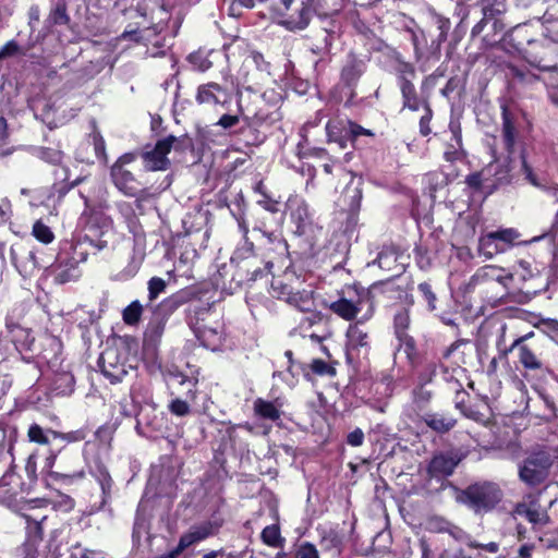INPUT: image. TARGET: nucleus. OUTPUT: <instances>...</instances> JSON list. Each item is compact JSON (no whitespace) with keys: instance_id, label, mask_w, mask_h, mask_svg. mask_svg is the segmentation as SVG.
Instances as JSON below:
<instances>
[{"instance_id":"f257e3e1","label":"nucleus","mask_w":558,"mask_h":558,"mask_svg":"<svg viewBox=\"0 0 558 558\" xmlns=\"http://www.w3.org/2000/svg\"><path fill=\"white\" fill-rule=\"evenodd\" d=\"M355 175L347 171L340 165H329L325 163L323 166V173L317 178L313 174L306 182V189L310 186L322 185L325 189H335L336 191L339 189L341 184L344 185V192L348 194L350 198L349 207L352 213L349 217V223L355 226L357 222L356 213L360 209L361 201H362V191L360 189V183L351 189V185L354 183Z\"/></svg>"},{"instance_id":"f03ea898","label":"nucleus","mask_w":558,"mask_h":558,"mask_svg":"<svg viewBox=\"0 0 558 558\" xmlns=\"http://www.w3.org/2000/svg\"><path fill=\"white\" fill-rule=\"evenodd\" d=\"M502 490L494 482H478L468 486L458 496V501L476 513L492 511L502 499Z\"/></svg>"},{"instance_id":"7ed1b4c3","label":"nucleus","mask_w":558,"mask_h":558,"mask_svg":"<svg viewBox=\"0 0 558 558\" xmlns=\"http://www.w3.org/2000/svg\"><path fill=\"white\" fill-rule=\"evenodd\" d=\"M329 308L339 317L345 320L355 319L360 313H363L360 320H368L375 312L374 302L368 291L362 289L355 290L354 295L341 296L339 300L330 303Z\"/></svg>"},{"instance_id":"20e7f679","label":"nucleus","mask_w":558,"mask_h":558,"mask_svg":"<svg viewBox=\"0 0 558 558\" xmlns=\"http://www.w3.org/2000/svg\"><path fill=\"white\" fill-rule=\"evenodd\" d=\"M553 462L549 451L545 449L533 450L519 465L518 475L520 481L530 487L543 484L549 476Z\"/></svg>"},{"instance_id":"39448f33","label":"nucleus","mask_w":558,"mask_h":558,"mask_svg":"<svg viewBox=\"0 0 558 558\" xmlns=\"http://www.w3.org/2000/svg\"><path fill=\"white\" fill-rule=\"evenodd\" d=\"M185 299L181 294H173L165 299L153 308V315L144 332L146 342L156 344L161 339L169 316L183 305Z\"/></svg>"},{"instance_id":"423d86ee","label":"nucleus","mask_w":558,"mask_h":558,"mask_svg":"<svg viewBox=\"0 0 558 558\" xmlns=\"http://www.w3.org/2000/svg\"><path fill=\"white\" fill-rule=\"evenodd\" d=\"M102 374L111 381H121L128 374L124 353L114 345L107 347L99 357Z\"/></svg>"},{"instance_id":"0eeeda50","label":"nucleus","mask_w":558,"mask_h":558,"mask_svg":"<svg viewBox=\"0 0 558 558\" xmlns=\"http://www.w3.org/2000/svg\"><path fill=\"white\" fill-rule=\"evenodd\" d=\"M362 322L351 324L347 330L345 353L350 362H353L361 355L366 356L371 349L369 335L367 330L361 327Z\"/></svg>"},{"instance_id":"6e6552de","label":"nucleus","mask_w":558,"mask_h":558,"mask_svg":"<svg viewBox=\"0 0 558 558\" xmlns=\"http://www.w3.org/2000/svg\"><path fill=\"white\" fill-rule=\"evenodd\" d=\"M172 142H156L154 146L146 145L141 154L144 168L147 171H165L170 165L168 154L171 151Z\"/></svg>"},{"instance_id":"1a4fd4ad","label":"nucleus","mask_w":558,"mask_h":558,"mask_svg":"<svg viewBox=\"0 0 558 558\" xmlns=\"http://www.w3.org/2000/svg\"><path fill=\"white\" fill-rule=\"evenodd\" d=\"M328 140H352L360 136L373 137L376 134L368 129L345 119H335L326 125Z\"/></svg>"},{"instance_id":"9d476101","label":"nucleus","mask_w":558,"mask_h":558,"mask_svg":"<svg viewBox=\"0 0 558 558\" xmlns=\"http://www.w3.org/2000/svg\"><path fill=\"white\" fill-rule=\"evenodd\" d=\"M195 100L202 106L223 107L231 100V94L218 83L209 82L197 87Z\"/></svg>"},{"instance_id":"9b49d317","label":"nucleus","mask_w":558,"mask_h":558,"mask_svg":"<svg viewBox=\"0 0 558 558\" xmlns=\"http://www.w3.org/2000/svg\"><path fill=\"white\" fill-rule=\"evenodd\" d=\"M520 238V233L512 228L497 230L487 233L481 239V246L488 248V254L492 256L494 253L505 252L512 246Z\"/></svg>"},{"instance_id":"f8f14e48","label":"nucleus","mask_w":558,"mask_h":558,"mask_svg":"<svg viewBox=\"0 0 558 558\" xmlns=\"http://www.w3.org/2000/svg\"><path fill=\"white\" fill-rule=\"evenodd\" d=\"M463 456L458 451H450L434 456L430 460L427 472L432 477L449 476L453 473Z\"/></svg>"},{"instance_id":"ddd939ff","label":"nucleus","mask_w":558,"mask_h":558,"mask_svg":"<svg viewBox=\"0 0 558 558\" xmlns=\"http://www.w3.org/2000/svg\"><path fill=\"white\" fill-rule=\"evenodd\" d=\"M217 531L218 526L209 521L192 525L186 533L181 535L175 549L181 554L190 546L214 536Z\"/></svg>"},{"instance_id":"4468645a","label":"nucleus","mask_w":558,"mask_h":558,"mask_svg":"<svg viewBox=\"0 0 558 558\" xmlns=\"http://www.w3.org/2000/svg\"><path fill=\"white\" fill-rule=\"evenodd\" d=\"M110 175L114 186L125 196L136 197L140 192H143L140 182L128 169L120 166H112Z\"/></svg>"},{"instance_id":"2eb2a0df","label":"nucleus","mask_w":558,"mask_h":558,"mask_svg":"<svg viewBox=\"0 0 558 558\" xmlns=\"http://www.w3.org/2000/svg\"><path fill=\"white\" fill-rule=\"evenodd\" d=\"M512 514L524 517L534 527L545 526L550 522L547 510L543 509L537 500L518 502Z\"/></svg>"},{"instance_id":"dca6fc26","label":"nucleus","mask_w":558,"mask_h":558,"mask_svg":"<svg viewBox=\"0 0 558 558\" xmlns=\"http://www.w3.org/2000/svg\"><path fill=\"white\" fill-rule=\"evenodd\" d=\"M194 330L203 347L211 351H216L221 347L223 329L219 323H216L215 326L196 323Z\"/></svg>"},{"instance_id":"f3484780","label":"nucleus","mask_w":558,"mask_h":558,"mask_svg":"<svg viewBox=\"0 0 558 558\" xmlns=\"http://www.w3.org/2000/svg\"><path fill=\"white\" fill-rule=\"evenodd\" d=\"M25 490V484L21 482L20 476L14 472H7L0 478V499L11 502Z\"/></svg>"},{"instance_id":"a211bd4d","label":"nucleus","mask_w":558,"mask_h":558,"mask_svg":"<svg viewBox=\"0 0 558 558\" xmlns=\"http://www.w3.org/2000/svg\"><path fill=\"white\" fill-rule=\"evenodd\" d=\"M289 208L291 211V219L296 225L298 232L300 234H304L313 222L308 205L304 199L300 198L290 201Z\"/></svg>"},{"instance_id":"6ab92c4d","label":"nucleus","mask_w":558,"mask_h":558,"mask_svg":"<svg viewBox=\"0 0 558 558\" xmlns=\"http://www.w3.org/2000/svg\"><path fill=\"white\" fill-rule=\"evenodd\" d=\"M510 162H511V158L510 156H507V157H499V158H495L494 161L489 162L485 168H493L494 167V170H492V191L501 186V185H505V184H508L511 180V174H510V171H511V166H510Z\"/></svg>"},{"instance_id":"aec40b11","label":"nucleus","mask_w":558,"mask_h":558,"mask_svg":"<svg viewBox=\"0 0 558 558\" xmlns=\"http://www.w3.org/2000/svg\"><path fill=\"white\" fill-rule=\"evenodd\" d=\"M410 313L408 308H401L393 316V328L397 338L403 342L407 348L413 350L415 347L414 339L408 333L410 327Z\"/></svg>"},{"instance_id":"412c9836","label":"nucleus","mask_w":558,"mask_h":558,"mask_svg":"<svg viewBox=\"0 0 558 558\" xmlns=\"http://www.w3.org/2000/svg\"><path fill=\"white\" fill-rule=\"evenodd\" d=\"M314 14L312 0H304L295 12L288 15L284 24L290 29H304Z\"/></svg>"},{"instance_id":"4be33fe9","label":"nucleus","mask_w":558,"mask_h":558,"mask_svg":"<svg viewBox=\"0 0 558 558\" xmlns=\"http://www.w3.org/2000/svg\"><path fill=\"white\" fill-rule=\"evenodd\" d=\"M51 271L54 281L60 284L76 280L81 276L75 257L59 262L52 267Z\"/></svg>"},{"instance_id":"5701e85b","label":"nucleus","mask_w":558,"mask_h":558,"mask_svg":"<svg viewBox=\"0 0 558 558\" xmlns=\"http://www.w3.org/2000/svg\"><path fill=\"white\" fill-rule=\"evenodd\" d=\"M525 337H521L517 339L511 349L518 348L519 350V361L526 368L531 371L542 368V361L537 357L536 353L527 345L522 344Z\"/></svg>"},{"instance_id":"b1692460","label":"nucleus","mask_w":558,"mask_h":558,"mask_svg":"<svg viewBox=\"0 0 558 558\" xmlns=\"http://www.w3.org/2000/svg\"><path fill=\"white\" fill-rule=\"evenodd\" d=\"M424 423L437 433H447L452 429L457 420L446 413H426L423 416Z\"/></svg>"},{"instance_id":"393cba45","label":"nucleus","mask_w":558,"mask_h":558,"mask_svg":"<svg viewBox=\"0 0 558 558\" xmlns=\"http://www.w3.org/2000/svg\"><path fill=\"white\" fill-rule=\"evenodd\" d=\"M75 379L71 372H56L51 380V389L59 396H69L74 391Z\"/></svg>"},{"instance_id":"a878e982","label":"nucleus","mask_w":558,"mask_h":558,"mask_svg":"<svg viewBox=\"0 0 558 558\" xmlns=\"http://www.w3.org/2000/svg\"><path fill=\"white\" fill-rule=\"evenodd\" d=\"M343 537L342 535L332 530H325L320 537V547L323 550L332 554L333 556L340 555L342 548Z\"/></svg>"},{"instance_id":"bb28decb","label":"nucleus","mask_w":558,"mask_h":558,"mask_svg":"<svg viewBox=\"0 0 558 558\" xmlns=\"http://www.w3.org/2000/svg\"><path fill=\"white\" fill-rule=\"evenodd\" d=\"M12 342L14 343L16 350L19 351H32L35 338L32 335L31 330L15 327L11 330Z\"/></svg>"},{"instance_id":"cd10ccee","label":"nucleus","mask_w":558,"mask_h":558,"mask_svg":"<svg viewBox=\"0 0 558 558\" xmlns=\"http://www.w3.org/2000/svg\"><path fill=\"white\" fill-rule=\"evenodd\" d=\"M94 475L100 485L102 492V505H105L111 497L112 478L102 464H97Z\"/></svg>"},{"instance_id":"c85d7f7f","label":"nucleus","mask_w":558,"mask_h":558,"mask_svg":"<svg viewBox=\"0 0 558 558\" xmlns=\"http://www.w3.org/2000/svg\"><path fill=\"white\" fill-rule=\"evenodd\" d=\"M435 23L439 34L437 39L432 41L429 50L432 54L439 56L441 44L446 41L448 32L450 29V21L442 16H436Z\"/></svg>"},{"instance_id":"c756f323","label":"nucleus","mask_w":558,"mask_h":558,"mask_svg":"<svg viewBox=\"0 0 558 558\" xmlns=\"http://www.w3.org/2000/svg\"><path fill=\"white\" fill-rule=\"evenodd\" d=\"M288 304L301 312H312L315 303L310 291H296L288 298Z\"/></svg>"},{"instance_id":"7c9ffc66","label":"nucleus","mask_w":558,"mask_h":558,"mask_svg":"<svg viewBox=\"0 0 558 558\" xmlns=\"http://www.w3.org/2000/svg\"><path fill=\"white\" fill-rule=\"evenodd\" d=\"M492 170H494V167L484 168L482 171L469 175L466 178L468 185L474 189L492 191Z\"/></svg>"},{"instance_id":"2f4dec72","label":"nucleus","mask_w":558,"mask_h":558,"mask_svg":"<svg viewBox=\"0 0 558 558\" xmlns=\"http://www.w3.org/2000/svg\"><path fill=\"white\" fill-rule=\"evenodd\" d=\"M52 144L51 146L34 147L33 154L46 162L57 165L61 161L63 154L54 143Z\"/></svg>"},{"instance_id":"473e14b6","label":"nucleus","mask_w":558,"mask_h":558,"mask_svg":"<svg viewBox=\"0 0 558 558\" xmlns=\"http://www.w3.org/2000/svg\"><path fill=\"white\" fill-rule=\"evenodd\" d=\"M10 366L8 363L5 351L0 343V399L8 392L12 385V378L9 373Z\"/></svg>"},{"instance_id":"72a5a7b5","label":"nucleus","mask_w":558,"mask_h":558,"mask_svg":"<svg viewBox=\"0 0 558 558\" xmlns=\"http://www.w3.org/2000/svg\"><path fill=\"white\" fill-rule=\"evenodd\" d=\"M254 411L258 416L265 420L276 421L280 417V411L275 403L260 398L255 400Z\"/></svg>"},{"instance_id":"f704fd0d","label":"nucleus","mask_w":558,"mask_h":558,"mask_svg":"<svg viewBox=\"0 0 558 558\" xmlns=\"http://www.w3.org/2000/svg\"><path fill=\"white\" fill-rule=\"evenodd\" d=\"M466 342L463 340L454 341L450 347L445 349V351L442 352V359H452V362L456 365L465 364V352L462 350V348H464Z\"/></svg>"},{"instance_id":"c9c22d12","label":"nucleus","mask_w":558,"mask_h":558,"mask_svg":"<svg viewBox=\"0 0 558 558\" xmlns=\"http://www.w3.org/2000/svg\"><path fill=\"white\" fill-rule=\"evenodd\" d=\"M144 306L135 300L129 304L122 312L123 322L129 326H135L140 323Z\"/></svg>"},{"instance_id":"e433bc0d","label":"nucleus","mask_w":558,"mask_h":558,"mask_svg":"<svg viewBox=\"0 0 558 558\" xmlns=\"http://www.w3.org/2000/svg\"><path fill=\"white\" fill-rule=\"evenodd\" d=\"M53 430L48 428L44 429L40 425L34 423L27 430L28 440L39 445H48L52 438L51 433Z\"/></svg>"},{"instance_id":"4c0bfd02","label":"nucleus","mask_w":558,"mask_h":558,"mask_svg":"<svg viewBox=\"0 0 558 558\" xmlns=\"http://www.w3.org/2000/svg\"><path fill=\"white\" fill-rule=\"evenodd\" d=\"M149 534V523L147 519L137 513L135 517L134 525H133V532H132V538L133 543L138 545L141 543V539L144 536H147Z\"/></svg>"},{"instance_id":"58836bf2","label":"nucleus","mask_w":558,"mask_h":558,"mask_svg":"<svg viewBox=\"0 0 558 558\" xmlns=\"http://www.w3.org/2000/svg\"><path fill=\"white\" fill-rule=\"evenodd\" d=\"M510 70L512 76L523 84H532L538 80H542V76H539L536 72L527 68L520 69L517 66H512Z\"/></svg>"},{"instance_id":"ea45409f","label":"nucleus","mask_w":558,"mask_h":558,"mask_svg":"<svg viewBox=\"0 0 558 558\" xmlns=\"http://www.w3.org/2000/svg\"><path fill=\"white\" fill-rule=\"evenodd\" d=\"M363 70L364 69L362 62L351 61L343 68L342 78L350 84L360 77V75L363 73Z\"/></svg>"},{"instance_id":"a19ab883","label":"nucleus","mask_w":558,"mask_h":558,"mask_svg":"<svg viewBox=\"0 0 558 558\" xmlns=\"http://www.w3.org/2000/svg\"><path fill=\"white\" fill-rule=\"evenodd\" d=\"M33 234L38 241H40L45 244L51 243L54 239V235H53L52 231L50 230V228L48 226H46L45 223H43L41 221H36L34 223Z\"/></svg>"},{"instance_id":"79ce46f5","label":"nucleus","mask_w":558,"mask_h":558,"mask_svg":"<svg viewBox=\"0 0 558 558\" xmlns=\"http://www.w3.org/2000/svg\"><path fill=\"white\" fill-rule=\"evenodd\" d=\"M51 436L53 439H61L66 442H77L82 441L86 438L87 433L85 429H76L68 433H61V432H52Z\"/></svg>"},{"instance_id":"37998d69","label":"nucleus","mask_w":558,"mask_h":558,"mask_svg":"<svg viewBox=\"0 0 558 558\" xmlns=\"http://www.w3.org/2000/svg\"><path fill=\"white\" fill-rule=\"evenodd\" d=\"M296 154L300 159H305L308 157H322L325 154V150L322 148H315L310 146V142H299L296 145Z\"/></svg>"},{"instance_id":"c03bdc74","label":"nucleus","mask_w":558,"mask_h":558,"mask_svg":"<svg viewBox=\"0 0 558 558\" xmlns=\"http://www.w3.org/2000/svg\"><path fill=\"white\" fill-rule=\"evenodd\" d=\"M262 539L265 544L277 547L280 544V531L277 525H268L262 532Z\"/></svg>"},{"instance_id":"a18cd8bd","label":"nucleus","mask_w":558,"mask_h":558,"mask_svg":"<svg viewBox=\"0 0 558 558\" xmlns=\"http://www.w3.org/2000/svg\"><path fill=\"white\" fill-rule=\"evenodd\" d=\"M148 300L149 302L155 301L160 293L165 292L166 290V281L162 278L159 277H153L148 281Z\"/></svg>"},{"instance_id":"49530a36","label":"nucleus","mask_w":558,"mask_h":558,"mask_svg":"<svg viewBox=\"0 0 558 558\" xmlns=\"http://www.w3.org/2000/svg\"><path fill=\"white\" fill-rule=\"evenodd\" d=\"M401 92L404 98V106L411 110L417 109V100L415 97V88L410 82H404L401 86Z\"/></svg>"},{"instance_id":"de8ad7c7","label":"nucleus","mask_w":558,"mask_h":558,"mask_svg":"<svg viewBox=\"0 0 558 558\" xmlns=\"http://www.w3.org/2000/svg\"><path fill=\"white\" fill-rule=\"evenodd\" d=\"M537 70L547 74L543 76L542 80L546 85L553 88L551 92L558 89V68H537Z\"/></svg>"},{"instance_id":"09e8293b","label":"nucleus","mask_w":558,"mask_h":558,"mask_svg":"<svg viewBox=\"0 0 558 558\" xmlns=\"http://www.w3.org/2000/svg\"><path fill=\"white\" fill-rule=\"evenodd\" d=\"M295 558H319V554L312 543L304 542L298 547Z\"/></svg>"},{"instance_id":"8fccbe9b","label":"nucleus","mask_w":558,"mask_h":558,"mask_svg":"<svg viewBox=\"0 0 558 558\" xmlns=\"http://www.w3.org/2000/svg\"><path fill=\"white\" fill-rule=\"evenodd\" d=\"M169 411L177 416H185L190 413V404L182 399H174L169 404Z\"/></svg>"},{"instance_id":"3c124183","label":"nucleus","mask_w":558,"mask_h":558,"mask_svg":"<svg viewBox=\"0 0 558 558\" xmlns=\"http://www.w3.org/2000/svg\"><path fill=\"white\" fill-rule=\"evenodd\" d=\"M311 369L317 374V375H335L336 374V369L328 365L325 361L320 360V359H314L312 362H311Z\"/></svg>"},{"instance_id":"603ef678","label":"nucleus","mask_w":558,"mask_h":558,"mask_svg":"<svg viewBox=\"0 0 558 558\" xmlns=\"http://www.w3.org/2000/svg\"><path fill=\"white\" fill-rule=\"evenodd\" d=\"M461 142H456V145H449L447 147V149L445 150L444 155H445V158L450 161V162H453L456 160H461L463 159L464 157V151L461 147Z\"/></svg>"},{"instance_id":"864d4df0","label":"nucleus","mask_w":558,"mask_h":558,"mask_svg":"<svg viewBox=\"0 0 558 558\" xmlns=\"http://www.w3.org/2000/svg\"><path fill=\"white\" fill-rule=\"evenodd\" d=\"M25 473L28 480L34 483L37 480V456L32 453L27 457L25 462Z\"/></svg>"},{"instance_id":"5fc2aeb1","label":"nucleus","mask_w":558,"mask_h":558,"mask_svg":"<svg viewBox=\"0 0 558 558\" xmlns=\"http://www.w3.org/2000/svg\"><path fill=\"white\" fill-rule=\"evenodd\" d=\"M418 291L423 294L424 299L428 304V308L434 311L436 308V295L432 290V287L427 282H422L418 284Z\"/></svg>"},{"instance_id":"6e6d98bb","label":"nucleus","mask_w":558,"mask_h":558,"mask_svg":"<svg viewBox=\"0 0 558 558\" xmlns=\"http://www.w3.org/2000/svg\"><path fill=\"white\" fill-rule=\"evenodd\" d=\"M272 291L274 295H276L278 299L286 301L287 303L288 298L294 293L289 286L282 283L281 281H276L272 283Z\"/></svg>"},{"instance_id":"4d7b16f0","label":"nucleus","mask_w":558,"mask_h":558,"mask_svg":"<svg viewBox=\"0 0 558 558\" xmlns=\"http://www.w3.org/2000/svg\"><path fill=\"white\" fill-rule=\"evenodd\" d=\"M253 253H254L253 242L248 241V239H244L243 245L235 250L234 258L247 259L254 255Z\"/></svg>"},{"instance_id":"13d9d810","label":"nucleus","mask_w":558,"mask_h":558,"mask_svg":"<svg viewBox=\"0 0 558 558\" xmlns=\"http://www.w3.org/2000/svg\"><path fill=\"white\" fill-rule=\"evenodd\" d=\"M390 260L396 262V255L391 251H383L377 256V264L383 269H391Z\"/></svg>"},{"instance_id":"bf43d9fd","label":"nucleus","mask_w":558,"mask_h":558,"mask_svg":"<svg viewBox=\"0 0 558 558\" xmlns=\"http://www.w3.org/2000/svg\"><path fill=\"white\" fill-rule=\"evenodd\" d=\"M411 39L414 46L416 60H420L422 58L421 44L426 40L424 32L420 31V33H417L415 31H411Z\"/></svg>"},{"instance_id":"052dcab7","label":"nucleus","mask_w":558,"mask_h":558,"mask_svg":"<svg viewBox=\"0 0 558 558\" xmlns=\"http://www.w3.org/2000/svg\"><path fill=\"white\" fill-rule=\"evenodd\" d=\"M58 558H90L87 549L83 548L80 544L72 546L66 555L59 556Z\"/></svg>"},{"instance_id":"680f3d73","label":"nucleus","mask_w":558,"mask_h":558,"mask_svg":"<svg viewBox=\"0 0 558 558\" xmlns=\"http://www.w3.org/2000/svg\"><path fill=\"white\" fill-rule=\"evenodd\" d=\"M505 140H514L515 130L506 109L502 112Z\"/></svg>"},{"instance_id":"e2e57ef3","label":"nucleus","mask_w":558,"mask_h":558,"mask_svg":"<svg viewBox=\"0 0 558 558\" xmlns=\"http://www.w3.org/2000/svg\"><path fill=\"white\" fill-rule=\"evenodd\" d=\"M364 441V433L361 428H356L353 432H351L347 437V442L350 446L359 447Z\"/></svg>"},{"instance_id":"0e129e2a","label":"nucleus","mask_w":558,"mask_h":558,"mask_svg":"<svg viewBox=\"0 0 558 558\" xmlns=\"http://www.w3.org/2000/svg\"><path fill=\"white\" fill-rule=\"evenodd\" d=\"M17 51L19 45L14 40H10L0 49V59L13 56Z\"/></svg>"},{"instance_id":"69168bd1","label":"nucleus","mask_w":558,"mask_h":558,"mask_svg":"<svg viewBox=\"0 0 558 558\" xmlns=\"http://www.w3.org/2000/svg\"><path fill=\"white\" fill-rule=\"evenodd\" d=\"M263 235L267 238V241L269 244H275L276 248L281 250V251L287 250L286 242L279 235L272 234V233H266V232H263Z\"/></svg>"},{"instance_id":"338daca9","label":"nucleus","mask_w":558,"mask_h":558,"mask_svg":"<svg viewBox=\"0 0 558 558\" xmlns=\"http://www.w3.org/2000/svg\"><path fill=\"white\" fill-rule=\"evenodd\" d=\"M142 265V258L132 257L130 265L125 268L124 272L128 277H133L137 274L140 267Z\"/></svg>"},{"instance_id":"774afa93","label":"nucleus","mask_w":558,"mask_h":558,"mask_svg":"<svg viewBox=\"0 0 558 558\" xmlns=\"http://www.w3.org/2000/svg\"><path fill=\"white\" fill-rule=\"evenodd\" d=\"M239 119L236 116L233 114H223L219 121L217 122L218 125L222 126L223 129H229L234 126L238 123Z\"/></svg>"}]
</instances>
